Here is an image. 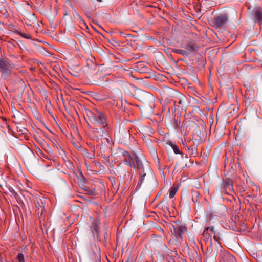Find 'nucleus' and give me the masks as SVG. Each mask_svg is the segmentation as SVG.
I'll list each match as a JSON object with an SVG mask.
<instances>
[{
  "mask_svg": "<svg viewBox=\"0 0 262 262\" xmlns=\"http://www.w3.org/2000/svg\"><path fill=\"white\" fill-rule=\"evenodd\" d=\"M135 161L137 164V169L140 176L139 182L142 184L146 177L152 176V172L149 163L147 161H142L135 155Z\"/></svg>",
  "mask_w": 262,
  "mask_h": 262,
  "instance_id": "nucleus-1",
  "label": "nucleus"
},
{
  "mask_svg": "<svg viewBox=\"0 0 262 262\" xmlns=\"http://www.w3.org/2000/svg\"><path fill=\"white\" fill-rule=\"evenodd\" d=\"M86 114L89 120L92 123L96 125L100 126L101 125H105L106 126V121L104 115L97 110L92 111L91 110H87Z\"/></svg>",
  "mask_w": 262,
  "mask_h": 262,
  "instance_id": "nucleus-2",
  "label": "nucleus"
},
{
  "mask_svg": "<svg viewBox=\"0 0 262 262\" xmlns=\"http://www.w3.org/2000/svg\"><path fill=\"white\" fill-rule=\"evenodd\" d=\"M12 64L11 61L8 59H0V72L1 78L3 79L7 78L11 74Z\"/></svg>",
  "mask_w": 262,
  "mask_h": 262,
  "instance_id": "nucleus-3",
  "label": "nucleus"
},
{
  "mask_svg": "<svg viewBox=\"0 0 262 262\" xmlns=\"http://www.w3.org/2000/svg\"><path fill=\"white\" fill-rule=\"evenodd\" d=\"M229 20V16L226 13L220 14L214 17L212 21V26L216 29L225 28Z\"/></svg>",
  "mask_w": 262,
  "mask_h": 262,
  "instance_id": "nucleus-4",
  "label": "nucleus"
},
{
  "mask_svg": "<svg viewBox=\"0 0 262 262\" xmlns=\"http://www.w3.org/2000/svg\"><path fill=\"white\" fill-rule=\"evenodd\" d=\"M115 137L119 142L127 144L129 143L130 134L127 129L124 127H119L115 131Z\"/></svg>",
  "mask_w": 262,
  "mask_h": 262,
  "instance_id": "nucleus-5",
  "label": "nucleus"
},
{
  "mask_svg": "<svg viewBox=\"0 0 262 262\" xmlns=\"http://www.w3.org/2000/svg\"><path fill=\"white\" fill-rule=\"evenodd\" d=\"M93 133L95 134V140L99 143V144H104L106 143L108 145L111 144L112 141L108 138V135L104 130L101 129L94 128Z\"/></svg>",
  "mask_w": 262,
  "mask_h": 262,
  "instance_id": "nucleus-6",
  "label": "nucleus"
},
{
  "mask_svg": "<svg viewBox=\"0 0 262 262\" xmlns=\"http://www.w3.org/2000/svg\"><path fill=\"white\" fill-rule=\"evenodd\" d=\"M171 232L173 230V234L177 240L181 242L183 239V235L187 231L186 226L183 224H176V225H171L170 227Z\"/></svg>",
  "mask_w": 262,
  "mask_h": 262,
  "instance_id": "nucleus-7",
  "label": "nucleus"
},
{
  "mask_svg": "<svg viewBox=\"0 0 262 262\" xmlns=\"http://www.w3.org/2000/svg\"><path fill=\"white\" fill-rule=\"evenodd\" d=\"M89 256L92 262H99L101 259L100 247L96 245H93L90 252Z\"/></svg>",
  "mask_w": 262,
  "mask_h": 262,
  "instance_id": "nucleus-8",
  "label": "nucleus"
},
{
  "mask_svg": "<svg viewBox=\"0 0 262 262\" xmlns=\"http://www.w3.org/2000/svg\"><path fill=\"white\" fill-rule=\"evenodd\" d=\"M196 126L197 124L194 121L187 120L184 122L181 131L183 132L185 135H187Z\"/></svg>",
  "mask_w": 262,
  "mask_h": 262,
  "instance_id": "nucleus-9",
  "label": "nucleus"
},
{
  "mask_svg": "<svg viewBox=\"0 0 262 262\" xmlns=\"http://www.w3.org/2000/svg\"><path fill=\"white\" fill-rule=\"evenodd\" d=\"M253 20L259 25L262 24V8L257 7L255 8L252 13Z\"/></svg>",
  "mask_w": 262,
  "mask_h": 262,
  "instance_id": "nucleus-10",
  "label": "nucleus"
},
{
  "mask_svg": "<svg viewBox=\"0 0 262 262\" xmlns=\"http://www.w3.org/2000/svg\"><path fill=\"white\" fill-rule=\"evenodd\" d=\"M121 154L124 157V161L125 163L130 167L136 168V165L134 161V159L128 152L125 150H122Z\"/></svg>",
  "mask_w": 262,
  "mask_h": 262,
  "instance_id": "nucleus-11",
  "label": "nucleus"
},
{
  "mask_svg": "<svg viewBox=\"0 0 262 262\" xmlns=\"http://www.w3.org/2000/svg\"><path fill=\"white\" fill-rule=\"evenodd\" d=\"M188 143L189 145L186 146L188 150V154L193 157H195L198 154L197 150L198 147V143H195L191 141H189Z\"/></svg>",
  "mask_w": 262,
  "mask_h": 262,
  "instance_id": "nucleus-12",
  "label": "nucleus"
},
{
  "mask_svg": "<svg viewBox=\"0 0 262 262\" xmlns=\"http://www.w3.org/2000/svg\"><path fill=\"white\" fill-rule=\"evenodd\" d=\"M136 70L139 73H148L149 68L148 66L144 62H138L136 66Z\"/></svg>",
  "mask_w": 262,
  "mask_h": 262,
  "instance_id": "nucleus-13",
  "label": "nucleus"
},
{
  "mask_svg": "<svg viewBox=\"0 0 262 262\" xmlns=\"http://www.w3.org/2000/svg\"><path fill=\"white\" fill-rule=\"evenodd\" d=\"M198 49V46L196 43H189L188 44L186 47V50L187 52V57L189 54L194 53Z\"/></svg>",
  "mask_w": 262,
  "mask_h": 262,
  "instance_id": "nucleus-14",
  "label": "nucleus"
},
{
  "mask_svg": "<svg viewBox=\"0 0 262 262\" xmlns=\"http://www.w3.org/2000/svg\"><path fill=\"white\" fill-rule=\"evenodd\" d=\"M119 174H120V177L128 181H130L132 179L133 176L130 174V172H126L124 170L121 169V171H120Z\"/></svg>",
  "mask_w": 262,
  "mask_h": 262,
  "instance_id": "nucleus-15",
  "label": "nucleus"
},
{
  "mask_svg": "<svg viewBox=\"0 0 262 262\" xmlns=\"http://www.w3.org/2000/svg\"><path fill=\"white\" fill-rule=\"evenodd\" d=\"M168 144L172 148L176 154H181L182 152L179 150V147L172 141H169Z\"/></svg>",
  "mask_w": 262,
  "mask_h": 262,
  "instance_id": "nucleus-16",
  "label": "nucleus"
},
{
  "mask_svg": "<svg viewBox=\"0 0 262 262\" xmlns=\"http://www.w3.org/2000/svg\"><path fill=\"white\" fill-rule=\"evenodd\" d=\"M172 52L177 54H180L184 56V57H187V52L185 51V50H184L174 49L172 50Z\"/></svg>",
  "mask_w": 262,
  "mask_h": 262,
  "instance_id": "nucleus-17",
  "label": "nucleus"
},
{
  "mask_svg": "<svg viewBox=\"0 0 262 262\" xmlns=\"http://www.w3.org/2000/svg\"><path fill=\"white\" fill-rule=\"evenodd\" d=\"M173 122L172 123V126L174 129L179 128L181 126V121L178 117L173 118Z\"/></svg>",
  "mask_w": 262,
  "mask_h": 262,
  "instance_id": "nucleus-18",
  "label": "nucleus"
},
{
  "mask_svg": "<svg viewBox=\"0 0 262 262\" xmlns=\"http://www.w3.org/2000/svg\"><path fill=\"white\" fill-rule=\"evenodd\" d=\"M178 188L177 187H171L169 191V196L170 198H172L177 193Z\"/></svg>",
  "mask_w": 262,
  "mask_h": 262,
  "instance_id": "nucleus-19",
  "label": "nucleus"
},
{
  "mask_svg": "<svg viewBox=\"0 0 262 262\" xmlns=\"http://www.w3.org/2000/svg\"><path fill=\"white\" fill-rule=\"evenodd\" d=\"M225 262H236L235 257L231 254H228L225 257Z\"/></svg>",
  "mask_w": 262,
  "mask_h": 262,
  "instance_id": "nucleus-20",
  "label": "nucleus"
},
{
  "mask_svg": "<svg viewBox=\"0 0 262 262\" xmlns=\"http://www.w3.org/2000/svg\"><path fill=\"white\" fill-rule=\"evenodd\" d=\"M74 17L75 19H76L79 23H83L85 25V23L84 22L83 19L80 16V15L77 12H75L74 13Z\"/></svg>",
  "mask_w": 262,
  "mask_h": 262,
  "instance_id": "nucleus-21",
  "label": "nucleus"
},
{
  "mask_svg": "<svg viewBox=\"0 0 262 262\" xmlns=\"http://www.w3.org/2000/svg\"><path fill=\"white\" fill-rule=\"evenodd\" d=\"M16 34H18L19 35L21 36V37L26 38V39H31V35L28 33H23L18 30L16 31Z\"/></svg>",
  "mask_w": 262,
  "mask_h": 262,
  "instance_id": "nucleus-22",
  "label": "nucleus"
},
{
  "mask_svg": "<svg viewBox=\"0 0 262 262\" xmlns=\"http://www.w3.org/2000/svg\"><path fill=\"white\" fill-rule=\"evenodd\" d=\"M223 186L225 188L230 187L231 186L232 189L233 190L232 186V181L230 179H228L227 181H224L223 182Z\"/></svg>",
  "mask_w": 262,
  "mask_h": 262,
  "instance_id": "nucleus-23",
  "label": "nucleus"
},
{
  "mask_svg": "<svg viewBox=\"0 0 262 262\" xmlns=\"http://www.w3.org/2000/svg\"><path fill=\"white\" fill-rule=\"evenodd\" d=\"M94 227V230L96 232L97 236H98V227H99V222L98 221H93L92 223V226Z\"/></svg>",
  "mask_w": 262,
  "mask_h": 262,
  "instance_id": "nucleus-24",
  "label": "nucleus"
},
{
  "mask_svg": "<svg viewBox=\"0 0 262 262\" xmlns=\"http://www.w3.org/2000/svg\"><path fill=\"white\" fill-rule=\"evenodd\" d=\"M209 229V227H206L203 233V235L206 239H208L210 236L209 234L208 233Z\"/></svg>",
  "mask_w": 262,
  "mask_h": 262,
  "instance_id": "nucleus-25",
  "label": "nucleus"
},
{
  "mask_svg": "<svg viewBox=\"0 0 262 262\" xmlns=\"http://www.w3.org/2000/svg\"><path fill=\"white\" fill-rule=\"evenodd\" d=\"M200 194L198 191H195L192 192V199L194 203L198 201V200H194V198H198Z\"/></svg>",
  "mask_w": 262,
  "mask_h": 262,
  "instance_id": "nucleus-26",
  "label": "nucleus"
},
{
  "mask_svg": "<svg viewBox=\"0 0 262 262\" xmlns=\"http://www.w3.org/2000/svg\"><path fill=\"white\" fill-rule=\"evenodd\" d=\"M17 259L18 260L19 262H25L24 260V255L23 253H19L17 255Z\"/></svg>",
  "mask_w": 262,
  "mask_h": 262,
  "instance_id": "nucleus-27",
  "label": "nucleus"
},
{
  "mask_svg": "<svg viewBox=\"0 0 262 262\" xmlns=\"http://www.w3.org/2000/svg\"><path fill=\"white\" fill-rule=\"evenodd\" d=\"M165 260L167 262H175L174 259L170 256L166 257L165 258Z\"/></svg>",
  "mask_w": 262,
  "mask_h": 262,
  "instance_id": "nucleus-28",
  "label": "nucleus"
},
{
  "mask_svg": "<svg viewBox=\"0 0 262 262\" xmlns=\"http://www.w3.org/2000/svg\"><path fill=\"white\" fill-rule=\"evenodd\" d=\"M90 230H91V233H92V234L94 236H97V234L96 233V232H95V231L94 230V227H93V226H91L90 227Z\"/></svg>",
  "mask_w": 262,
  "mask_h": 262,
  "instance_id": "nucleus-29",
  "label": "nucleus"
},
{
  "mask_svg": "<svg viewBox=\"0 0 262 262\" xmlns=\"http://www.w3.org/2000/svg\"><path fill=\"white\" fill-rule=\"evenodd\" d=\"M85 156L88 158L92 159H93L94 158V155L93 154H89V153L87 152V155H85Z\"/></svg>",
  "mask_w": 262,
  "mask_h": 262,
  "instance_id": "nucleus-30",
  "label": "nucleus"
},
{
  "mask_svg": "<svg viewBox=\"0 0 262 262\" xmlns=\"http://www.w3.org/2000/svg\"><path fill=\"white\" fill-rule=\"evenodd\" d=\"M170 101H171V100H169L168 99H166L164 101V103H163V105L166 106V105L168 104V103H170Z\"/></svg>",
  "mask_w": 262,
  "mask_h": 262,
  "instance_id": "nucleus-31",
  "label": "nucleus"
},
{
  "mask_svg": "<svg viewBox=\"0 0 262 262\" xmlns=\"http://www.w3.org/2000/svg\"><path fill=\"white\" fill-rule=\"evenodd\" d=\"M89 193L90 194H92V195H96L97 194V192H96L95 189H94V190H93V189L90 190V191H89Z\"/></svg>",
  "mask_w": 262,
  "mask_h": 262,
  "instance_id": "nucleus-32",
  "label": "nucleus"
},
{
  "mask_svg": "<svg viewBox=\"0 0 262 262\" xmlns=\"http://www.w3.org/2000/svg\"><path fill=\"white\" fill-rule=\"evenodd\" d=\"M182 101H183L182 99H180L179 100V101H178V103L179 104H182ZM173 102L174 103V105H176V103L177 102V101H176V100L173 101Z\"/></svg>",
  "mask_w": 262,
  "mask_h": 262,
  "instance_id": "nucleus-33",
  "label": "nucleus"
},
{
  "mask_svg": "<svg viewBox=\"0 0 262 262\" xmlns=\"http://www.w3.org/2000/svg\"><path fill=\"white\" fill-rule=\"evenodd\" d=\"M209 230H210V231L211 232V233H212L214 234H215V231H214V228L213 227H209Z\"/></svg>",
  "mask_w": 262,
  "mask_h": 262,
  "instance_id": "nucleus-34",
  "label": "nucleus"
},
{
  "mask_svg": "<svg viewBox=\"0 0 262 262\" xmlns=\"http://www.w3.org/2000/svg\"><path fill=\"white\" fill-rule=\"evenodd\" d=\"M248 99H254V93H253V94L251 95V97H248Z\"/></svg>",
  "mask_w": 262,
  "mask_h": 262,
  "instance_id": "nucleus-35",
  "label": "nucleus"
},
{
  "mask_svg": "<svg viewBox=\"0 0 262 262\" xmlns=\"http://www.w3.org/2000/svg\"><path fill=\"white\" fill-rule=\"evenodd\" d=\"M213 238L216 241H217L218 240V238H217V237H216V236L215 235H214Z\"/></svg>",
  "mask_w": 262,
  "mask_h": 262,
  "instance_id": "nucleus-36",
  "label": "nucleus"
},
{
  "mask_svg": "<svg viewBox=\"0 0 262 262\" xmlns=\"http://www.w3.org/2000/svg\"><path fill=\"white\" fill-rule=\"evenodd\" d=\"M125 71L127 72V74H130V70H126Z\"/></svg>",
  "mask_w": 262,
  "mask_h": 262,
  "instance_id": "nucleus-37",
  "label": "nucleus"
},
{
  "mask_svg": "<svg viewBox=\"0 0 262 262\" xmlns=\"http://www.w3.org/2000/svg\"><path fill=\"white\" fill-rule=\"evenodd\" d=\"M126 262H132V260L130 259L129 258H128L127 259V260L126 261Z\"/></svg>",
  "mask_w": 262,
  "mask_h": 262,
  "instance_id": "nucleus-38",
  "label": "nucleus"
},
{
  "mask_svg": "<svg viewBox=\"0 0 262 262\" xmlns=\"http://www.w3.org/2000/svg\"><path fill=\"white\" fill-rule=\"evenodd\" d=\"M170 107H169L168 108V113H170Z\"/></svg>",
  "mask_w": 262,
  "mask_h": 262,
  "instance_id": "nucleus-39",
  "label": "nucleus"
},
{
  "mask_svg": "<svg viewBox=\"0 0 262 262\" xmlns=\"http://www.w3.org/2000/svg\"><path fill=\"white\" fill-rule=\"evenodd\" d=\"M73 128H74V129H75V130H77V128H76L74 125H73Z\"/></svg>",
  "mask_w": 262,
  "mask_h": 262,
  "instance_id": "nucleus-40",
  "label": "nucleus"
},
{
  "mask_svg": "<svg viewBox=\"0 0 262 262\" xmlns=\"http://www.w3.org/2000/svg\"><path fill=\"white\" fill-rule=\"evenodd\" d=\"M179 94L181 96H182L183 98H184V96H183L181 94L179 93Z\"/></svg>",
  "mask_w": 262,
  "mask_h": 262,
  "instance_id": "nucleus-41",
  "label": "nucleus"
},
{
  "mask_svg": "<svg viewBox=\"0 0 262 262\" xmlns=\"http://www.w3.org/2000/svg\"><path fill=\"white\" fill-rule=\"evenodd\" d=\"M43 210V208H41V214H42Z\"/></svg>",
  "mask_w": 262,
  "mask_h": 262,
  "instance_id": "nucleus-42",
  "label": "nucleus"
},
{
  "mask_svg": "<svg viewBox=\"0 0 262 262\" xmlns=\"http://www.w3.org/2000/svg\"><path fill=\"white\" fill-rule=\"evenodd\" d=\"M139 184H140V186L141 185V184H140V182H139V184H137V186H139Z\"/></svg>",
  "mask_w": 262,
  "mask_h": 262,
  "instance_id": "nucleus-43",
  "label": "nucleus"
},
{
  "mask_svg": "<svg viewBox=\"0 0 262 262\" xmlns=\"http://www.w3.org/2000/svg\"><path fill=\"white\" fill-rule=\"evenodd\" d=\"M98 2H102V0H97Z\"/></svg>",
  "mask_w": 262,
  "mask_h": 262,
  "instance_id": "nucleus-44",
  "label": "nucleus"
},
{
  "mask_svg": "<svg viewBox=\"0 0 262 262\" xmlns=\"http://www.w3.org/2000/svg\"><path fill=\"white\" fill-rule=\"evenodd\" d=\"M171 91L174 92V91L173 90H171ZM175 92H176V91H175ZM176 93H178L177 92H176Z\"/></svg>",
  "mask_w": 262,
  "mask_h": 262,
  "instance_id": "nucleus-45",
  "label": "nucleus"
},
{
  "mask_svg": "<svg viewBox=\"0 0 262 262\" xmlns=\"http://www.w3.org/2000/svg\"><path fill=\"white\" fill-rule=\"evenodd\" d=\"M81 177H82L83 179H84V178L83 177V175H82V174H81Z\"/></svg>",
  "mask_w": 262,
  "mask_h": 262,
  "instance_id": "nucleus-46",
  "label": "nucleus"
},
{
  "mask_svg": "<svg viewBox=\"0 0 262 262\" xmlns=\"http://www.w3.org/2000/svg\"><path fill=\"white\" fill-rule=\"evenodd\" d=\"M248 93H246V96H248Z\"/></svg>",
  "mask_w": 262,
  "mask_h": 262,
  "instance_id": "nucleus-47",
  "label": "nucleus"
}]
</instances>
